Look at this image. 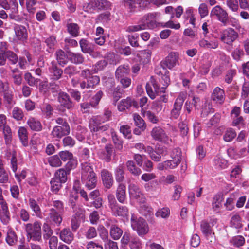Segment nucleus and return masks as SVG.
<instances>
[{
	"label": "nucleus",
	"mask_w": 249,
	"mask_h": 249,
	"mask_svg": "<svg viewBox=\"0 0 249 249\" xmlns=\"http://www.w3.org/2000/svg\"><path fill=\"white\" fill-rule=\"evenodd\" d=\"M12 116L17 121H21L23 118L24 114L21 109L18 107H15L13 109Z\"/></svg>",
	"instance_id": "680f3d73"
},
{
	"label": "nucleus",
	"mask_w": 249,
	"mask_h": 249,
	"mask_svg": "<svg viewBox=\"0 0 249 249\" xmlns=\"http://www.w3.org/2000/svg\"><path fill=\"white\" fill-rule=\"evenodd\" d=\"M0 131L3 132L6 144H10L12 139V131L7 124V117L3 114H0Z\"/></svg>",
	"instance_id": "423d86ee"
},
{
	"label": "nucleus",
	"mask_w": 249,
	"mask_h": 249,
	"mask_svg": "<svg viewBox=\"0 0 249 249\" xmlns=\"http://www.w3.org/2000/svg\"><path fill=\"white\" fill-rule=\"evenodd\" d=\"M210 16L212 18H216L224 26L228 25V13L220 6L216 5L213 7L210 13Z\"/></svg>",
	"instance_id": "0eeeda50"
},
{
	"label": "nucleus",
	"mask_w": 249,
	"mask_h": 249,
	"mask_svg": "<svg viewBox=\"0 0 249 249\" xmlns=\"http://www.w3.org/2000/svg\"><path fill=\"white\" fill-rule=\"evenodd\" d=\"M45 220L52 225L59 226L63 220L62 213L57 212L54 208H51L48 210Z\"/></svg>",
	"instance_id": "6e6552de"
},
{
	"label": "nucleus",
	"mask_w": 249,
	"mask_h": 249,
	"mask_svg": "<svg viewBox=\"0 0 249 249\" xmlns=\"http://www.w3.org/2000/svg\"><path fill=\"white\" fill-rule=\"evenodd\" d=\"M41 226V223L39 221H35L33 224H26L25 231L30 239L38 242L42 240Z\"/></svg>",
	"instance_id": "f257e3e1"
},
{
	"label": "nucleus",
	"mask_w": 249,
	"mask_h": 249,
	"mask_svg": "<svg viewBox=\"0 0 249 249\" xmlns=\"http://www.w3.org/2000/svg\"><path fill=\"white\" fill-rule=\"evenodd\" d=\"M113 149L111 144H107L105 147V150L102 152V158L106 162H109L111 160Z\"/></svg>",
	"instance_id": "a19ab883"
},
{
	"label": "nucleus",
	"mask_w": 249,
	"mask_h": 249,
	"mask_svg": "<svg viewBox=\"0 0 249 249\" xmlns=\"http://www.w3.org/2000/svg\"><path fill=\"white\" fill-rule=\"evenodd\" d=\"M240 108L235 107L231 112V117L232 119V124L233 126L240 127L244 125V120L243 117L240 116Z\"/></svg>",
	"instance_id": "4468645a"
},
{
	"label": "nucleus",
	"mask_w": 249,
	"mask_h": 249,
	"mask_svg": "<svg viewBox=\"0 0 249 249\" xmlns=\"http://www.w3.org/2000/svg\"><path fill=\"white\" fill-rule=\"evenodd\" d=\"M5 57L11 64L15 65L18 62V55L11 51H7L5 53Z\"/></svg>",
	"instance_id": "69168bd1"
},
{
	"label": "nucleus",
	"mask_w": 249,
	"mask_h": 249,
	"mask_svg": "<svg viewBox=\"0 0 249 249\" xmlns=\"http://www.w3.org/2000/svg\"><path fill=\"white\" fill-rule=\"evenodd\" d=\"M18 135L21 142L24 146L28 145V133L24 127H20L18 130Z\"/></svg>",
	"instance_id": "a18cd8bd"
},
{
	"label": "nucleus",
	"mask_w": 249,
	"mask_h": 249,
	"mask_svg": "<svg viewBox=\"0 0 249 249\" xmlns=\"http://www.w3.org/2000/svg\"><path fill=\"white\" fill-rule=\"evenodd\" d=\"M18 241V238L15 232L11 230H9L7 233L6 242L9 246L15 245Z\"/></svg>",
	"instance_id": "09e8293b"
},
{
	"label": "nucleus",
	"mask_w": 249,
	"mask_h": 249,
	"mask_svg": "<svg viewBox=\"0 0 249 249\" xmlns=\"http://www.w3.org/2000/svg\"><path fill=\"white\" fill-rule=\"evenodd\" d=\"M110 133L112 141L118 150H121L123 148V142L122 139L118 136L113 129H110Z\"/></svg>",
	"instance_id": "49530a36"
},
{
	"label": "nucleus",
	"mask_w": 249,
	"mask_h": 249,
	"mask_svg": "<svg viewBox=\"0 0 249 249\" xmlns=\"http://www.w3.org/2000/svg\"><path fill=\"white\" fill-rule=\"evenodd\" d=\"M129 247L130 249H142V245L141 240L137 236L132 237Z\"/></svg>",
	"instance_id": "0e129e2a"
},
{
	"label": "nucleus",
	"mask_w": 249,
	"mask_h": 249,
	"mask_svg": "<svg viewBox=\"0 0 249 249\" xmlns=\"http://www.w3.org/2000/svg\"><path fill=\"white\" fill-rule=\"evenodd\" d=\"M79 44L81 51L84 53H90L92 52L93 49L91 45L87 40L83 38L79 41Z\"/></svg>",
	"instance_id": "603ef678"
},
{
	"label": "nucleus",
	"mask_w": 249,
	"mask_h": 249,
	"mask_svg": "<svg viewBox=\"0 0 249 249\" xmlns=\"http://www.w3.org/2000/svg\"><path fill=\"white\" fill-rule=\"evenodd\" d=\"M62 183H63L58 179L53 178L50 182L51 190L55 193H57L61 188Z\"/></svg>",
	"instance_id": "e2e57ef3"
},
{
	"label": "nucleus",
	"mask_w": 249,
	"mask_h": 249,
	"mask_svg": "<svg viewBox=\"0 0 249 249\" xmlns=\"http://www.w3.org/2000/svg\"><path fill=\"white\" fill-rule=\"evenodd\" d=\"M128 190L130 197L136 200L139 202H144L145 198L139 187L136 184L131 183L129 185Z\"/></svg>",
	"instance_id": "f8f14e48"
},
{
	"label": "nucleus",
	"mask_w": 249,
	"mask_h": 249,
	"mask_svg": "<svg viewBox=\"0 0 249 249\" xmlns=\"http://www.w3.org/2000/svg\"><path fill=\"white\" fill-rule=\"evenodd\" d=\"M132 105H135L134 100L130 97H127L120 102L118 108L120 111H123L126 109H128Z\"/></svg>",
	"instance_id": "58836bf2"
},
{
	"label": "nucleus",
	"mask_w": 249,
	"mask_h": 249,
	"mask_svg": "<svg viewBox=\"0 0 249 249\" xmlns=\"http://www.w3.org/2000/svg\"><path fill=\"white\" fill-rule=\"evenodd\" d=\"M131 225L139 236L144 235L148 232L149 227L146 221L141 217L137 218L134 214L131 215Z\"/></svg>",
	"instance_id": "f03ea898"
},
{
	"label": "nucleus",
	"mask_w": 249,
	"mask_h": 249,
	"mask_svg": "<svg viewBox=\"0 0 249 249\" xmlns=\"http://www.w3.org/2000/svg\"><path fill=\"white\" fill-rule=\"evenodd\" d=\"M135 124L141 129L144 131L146 128V124L143 119L138 114L135 113L133 115Z\"/></svg>",
	"instance_id": "864d4df0"
},
{
	"label": "nucleus",
	"mask_w": 249,
	"mask_h": 249,
	"mask_svg": "<svg viewBox=\"0 0 249 249\" xmlns=\"http://www.w3.org/2000/svg\"><path fill=\"white\" fill-rule=\"evenodd\" d=\"M50 165L53 167H58L62 165V162L58 155L52 156L48 158Z\"/></svg>",
	"instance_id": "3c124183"
},
{
	"label": "nucleus",
	"mask_w": 249,
	"mask_h": 249,
	"mask_svg": "<svg viewBox=\"0 0 249 249\" xmlns=\"http://www.w3.org/2000/svg\"><path fill=\"white\" fill-rule=\"evenodd\" d=\"M220 36L221 41L230 45L238 38V34L233 28H228L221 32Z\"/></svg>",
	"instance_id": "1a4fd4ad"
},
{
	"label": "nucleus",
	"mask_w": 249,
	"mask_h": 249,
	"mask_svg": "<svg viewBox=\"0 0 249 249\" xmlns=\"http://www.w3.org/2000/svg\"><path fill=\"white\" fill-rule=\"evenodd\" d=\"M70 174L66 169L60 168L56 171L54 174V177L63 183L67 180V176Z\"/></svg>",
	"instance_id": "37998d69"
},
{
	"label": "nucleus",
	"mask_w": 249,
	"mask_h": 249,
	"mask_svg": "<svg viewBox=\"0 0 249 249\" xmlns=\"http://www.w3.org/2000/svg\"><path fill=\"white\" fill-rule=\"evenodd\" d=\"M3 102L4 107L8 110H10L16 104V100L14 92L11 90L2 94Z\"/></svg>",
	"instance_id": "2eb2a0df"
},
{
	"label": "nucleus",
	"mask_w": 249,
	"mask_h": 249,
	"mask_svg": "<svg viewBox=\"0 0 249 249\" xmlns=\"http://www.w3.org/2000/svg\"><path fill=\"white\" fill-rule=\"evenodd\" d=\"M8 8L6 10L9 11V18L11 19L17 20L18 18V4L16 0H10L8 4Z\"/></svg>",
	"instance_id": "5701e85b"
},
{
	"label": "nucleus",
	"mask_w": 249,
	"mask_h": 249,
	"mask_svg": "<svg viewBox=\"0 0 249 249\" xmlns=\"http://www.w3.org/2000/svg\"><path fill=\"white\" fill-rule=\"evenodd\" d=\"M103 123L99 116H96L90 119L89 121V128L91 132H98V128Z\"/></svg>",
	"instance_id": "c756f323"
},
{
	"label": "nucleus",
	"mask_w": 249,
	"mask_h": 249,
	"mask_svg": "<svg viewBox=\"0 0 249 249\" xmlns=\"http://www.w3.org/2000/svg\"><path fill=\"white\" fill-rule=\"evenodd\" d=\"M223 197L220 194H216L213 197L212 201V210L213 212L217 213L220 212L222 208V202Z\"/></svg>",
	"instance_id": "aec40b11"
},
{
	"label": "nucleus",
	"mask_w": 249,
	"mask_h": 249,
	"mask_svg": "<svg viewBox=\"0 0 249 249\" xmlns=\"http://www.w3.org/2000/svg\"><path fill=\"white\" fill-rule=\"evenodd\" d=\"M75 214L72 215L71 219V228L74 231H76L79 227L80 223L85 218V210L84 209H80L78 212H74Z\"/></svg>",
	"instance_id": "ddd939ff"
},
{
	"label": "nucleus",
	"mask_w": 249,
	"mask_h": 249,
	"mask_svg": "<svg viewBox=\"0 0 249 249\" xmlns=\"http://www.w3.org/2000/svg\"><path fill=\"white\" fill-rule=\"evenodd\" d=\"M151 136L154 140L165 144H168L172 141L165 130L159 126L155 127L152 129L151 131Z\"/></svg>",
	"instance_id": "39448f33"
},
{
	"label": "nucleus",
	"mask_w": 249,
	"mask_h": 249,
	"mask_svg": "<svg viewBox=\"0 0 249 249\" xmlns=\"http://www.w3.org/2000/svg\"><path fill=\"white\" fill-rule=\"evenodd\" d=\"M49 71L52 78L55 80L59 79L63 73V70L59 68L55 61H52L49 67Z\"/></svg>",
	"instance_id": "a211bd4d"
},
{
	"label": "nucleus",
	"mask_w": 249,
	"mask_h": 249,
	"mask_svg": "<svg viewBox=\"0 0 249 249\" xmlns=\"http://www.w3.org/2000/svg\"><path fill=\"white\" fill-rule=\"evenodd\" d=\"M58 100L61 106L66 108L70 109L73 107L72 103L70 100L69 96L65 92H59Z\"/></svg>",
	"instance_id": "b1692460"
},
{
	"label": "nucleus",
	"mask_w": 249,
	"mask_h": 249,
	"mask_svg": "<svg viewBox=\"0 0 249 249\" xmlns=\"http://www.w3.org/2000/svg\"><path fill=\"white\" fill-rule=\"evenodd\" d=\"M230 226L235 229H240L242 227L241 218L239 214H234L231 217Z\"/></svg>",
	"instance_id": "5fc2aeb1"
},
{
	"label": "nucleus",
	"mask_w": 249,
	"mask_h": 249,
	"mask_svg": "<svg viewBox=\"0 0 249 249\" xmlns=\"http://www.w3.org/2000/svg\"><path fill=\"white\" fill-rule=\"evenodd\" d=\"M187 93L180 92L175 101L173 108L170 112L171 118L178 119L180 114L183 104L186 98Z\"/></svg>",
	"instance_id": "7ed1b4c3"
},
{
	"label": "nucleus",
	"mask_w": 249,
	"mask_h": 249,
	"mask_svg": "<svg viewBox=\"0 0 249 249\" xmlns=\"http://www.w3.org/2000/svg\"><path fill=\"white\" fill-rule=\"evenodd\" d=\"M145 152H146L150 158L156 162H159L161 160V156L158 152L154 150L153 148L150 146H147L145 149Z\"/></svg>",
	"instance_id": "c03bdc74"
},
{
	"label": "nucleus",
	"mask_w": 249,
	"mask_h": 249,
	"mask_svg": "<svg viewBox=\"0 0 249 249\" xmlns=\"http://www.w3.org/2000/svg\"><path fill=\"white\" fill-rule=\"evenodd\" d=\"M231 242L235 247H240L243 246L245 243V238L241 235H238L233 237L231 240Z\"/></svg>",
	"instance_id": "774afa93"
},
{
	"label": "nucleus",
	"mask_w": 249,
	"mask_h": 249,
	"mask_svg": "<svg viewBox=\"0 0 249 249\" xmlns=\"http://www.w3.org/2000/svg\"><path fill=\"white\" fill-rule=\"evenodd\" d=\"M43 236L45 240L50 238L53 233V231L48 223H44L43 225Z\"/></svg>",
	"instance_id": "bf43d9fd"
},
{
	"label": "nucleus",
	"mask_w": 249,
	"mask_h": 249,
	"mask_svg": "<svg viewBox=\"0 0 249 249\" xmlns=\"http://www.w3.org/2000/svg\"><path fill=\"white\" fill-rule=\"evenodd\" d=\"M211 98L217 103L222 104L225 100L224 90L218 87L215 88L212 93Z\"/></svg>",
	"instance_id": "412c9836"
},
{
	"label": "nucleus",
	"mask_w": 249,
	"mask_h": 249,
	"mask_svg": "<svg viewBox=\"0 0 249 249\" xmlns=\"http://www.w3.org/2000/svg\"><path fill=\"white\" fill-rule=\"evenodd\" d=\"M130 72L129 67L128 65H123L120 66L116 70L115 76L117 79L126 77Z\"/></svg>",
	"instance_id": "c9c22d12"
},
{
	"label": "nucleus",
	"mask_w": 249,
	"mask_h": 249,
	"mask_svg": "<svg viewBox=\"0 0 249 249\" xmlns=\"http://www.w3.org/2000/svg\"><path fill=\"white\" fill-rule=\"evenodd\" d=\"M76 193L71 195L70 197L69 203L70 207L72 209L73 212H78L80 209H83L81 206H77L76 202L78 199Z\"/></svg>",
	"instance_id": "4d7b16f0"
},
{
	"label": "nucleus",
	"mask_w": 249,
	"mask_h": 249,
	"mask_svg": "<svg viewBox=\"0 0 249 249\" xmlns=\"http://www.w3.org/2000/svg\"><path fill=\"white\" fill-rule=\"evenodd\" d=\"M98 10H107L110 9L111 7V3L107 0H96Z\"/></svg>",
	"instance_id": "13d9d810"
},
{
	"label": "nucleus",
	"mask_w": 249,
	"mask_h": 249,
	"mask_svg": "<svg viewBox=\"0 0 249 249\" xmlns=\"http://www.w3.org/2000/svg\"><path fill=\"white\" fill-rule=\"evenodd\" d=\"M123 230L115 225H112L110 230V235L114 240H118L122 236Z\"/></svg>",
	"instance_id": "de8ad7c7"
},
{
	"label": "nucleus",
	"mask_w": 249,
	"mask_h": 249,
	"mask_svg": "<svg viewBox=\"0 0 249 249\" xmlns=\"http://www.w3.org/2000/svg\"><path fill=\"white\" fill-rule=\"evenodd\" d=\"M111 210L116 215L123 217H127L128 216V209L125 206H121L117 204L115 207H113Z\"/></svg>",
	"instance_id": "72a5a7b5"
},
{
	"label": "nucleus",
	"mask_w": 249,
	"mask_h": 249,
	"mask_svg": "<svg viewBox=\"0 0 249 249\" xmlns=\"http://www.w3.org/2000/svg\"><path fill=\"white\" fill-rule=\"evenodd\" d=\"M161 83H162L163 86L161 88L160 87V86L158 83L156 82L155 80L151 77V84L153 85L155 92L157 94H159V93H165V89L167 86L170 84V77L169 75V71H168L166 73L164 74L162 76H161V79L160 80Z\"/></svg>",
	"instance_id": "9d476101"
},
{
	"label": "nucleus",
	"mask_w": 249,
	"mask_h": 249,
	"mask_svg": "<svg viewBox=\"0 0 249 249\" xmlns=\"http://www.w3.org/2000/svg\"><path fill=\"white\" fill-rule=\"evenodd\" d=\"M30 129L35 131H40L42 129V126L40 121L34 117H30L27 122Z\"/></svg>",
	"instance_id": "f704fd0d"
},
{
	"label": "nucleus",
	"mask_w": 249,
	"mask_h": 249,
	"mask_svg": "<svg viewBox=\"0 0 249 249\" xmlns=\"http://www.w3.org/2000/svg\"><path fill=\"white\" fill-rule=\"evenodd\" d=\"M60 239L67 244H70L73 240L74 235L69 228H64L59 233Z\"/></svg>",
	"instance_id": "a878e982"
},
{
	"label": "nucleus",
	"mask_w": 249,
	"mask_h": 249,
	"mask_svg": "<svg viewBox=\"0 0 249 249\" xmlns=\"http://www.w3.org/2000/svg\"><path fill=\"white\" fill-rule=\"evenodd\" d=\"M101 177L104 186L107 189H110L114 182L111 173L107 169H103L101 171Z\"/></svg>",
	"instance_id": "dca6fc26"
},
{
	"label": "nucleus",
	"mask_w": 249,
	"mask_h": 249,
	"mask_svg": "<svg viewBox=\"0 0 249 249\" xmlns=\"http://www.w3.org/2000/svg\"><path fill=\"white\" fill-rule=\"evenodd\" d=\"M139 55L141 60L143 63H147L150 60L151 52L149 50H144L141 51Z\"/></svg>",
	"instance_id": "338daca9"
},
{
	"label": "nucleus",
	"mask_w": 249,
	"mask_h": 249,
	"mask_svg": "<svg viewBox=\"0 0 249 249\" xmlns=\"http://www.w3.org/2000/svg\"><path fill=\"white\" fill-rule=\"evenodd\" d=\"M37 5V0H26V7L27 11L31 14H34L36 9V6Z\"/></svg>",
	"instance_id": "052dcab7"
},
{
	"label": "nucleus",
	"mask_w": 249,
	"mask_h": 249,
	"mask_svg": "<svg viewBox=\"0 0 249 249\" xmlns=\"http://www.w3.org/2000/svg\"><path fill=\"white\" fill-rule=\"evenodd\" d=\"M28 204L35 215L39 218L42 219L44 217L43 214L37 202L35 199L30 198L29 199Z\"/></svg>",
	"instance_id": "393cba45"
},
{
	"label": "nucleus",
	"mask_w": 249,
	"mask_h": 249,
	"mask_svg": "<svg viewBox=\"0 0 249 249\" xmlns=\"http://www.w3.org/2000/svg\"><path fill=\"white\" fill-rule=\"evenodd\" d=\"M116 196L120 203H125L126 197V187L124 184L119 183L116 189Z\"/></svg>",
	"instance_id": "bb28decb"
},
{
	"label": "nucleus",
	"mask_w": 249,
	"mask_h": 249,
	"mask_svg": "<svg viewBox=\"0 0 249 249\" xmlns=\"http://www.w3.org/2000/svg\"><path fill=\"white\" fill-rule=\"evenodd\" d=\"M198 45L200 47L205 49H215L218 47L219 43L217 40H213L209 41L203 38L198 41Z\"/></svg>",
	"instance_id": "c85d7f7f"
},
{
	"label": "nucleus",
	"mask_w": 249,
	"mask_h": 249,
	"mask_svg": "<svg viewBox=\"0 0 249 249\" xmlns=\"http://www.w3.org/2000/svg\"><path fill=\"white\" fill-rule=\"evenodd\" d=\"M69 60L75 64H82L84 61L83 55L80 53L70 52L68 55Z\"/></svg>",
	"instance_id": "4c0bfd02"
},
{
	"label": "nucleus",
	"mask_w": 249,
	"mask_h": 249,
	"mask_svg": "<svg viewBox=\"0 0 249 249\" xmlns=\"http://www.w3.org/2000/svg\"><path fill=\"white\" fill-rule=\"evenodd\" d=\"M15 36L14 40L16 42H24L28 37V32L26 28L20 24H15L13 28Z\"/></svg>",
	"instance_id": "9b49d317"
},
{
	"label": "nucleus",
	"mask_w": 249,
	"mask_h": 249,
	"mask_svg": "<svg viewBox=\"0 0 249 249\" xmlns=\"http://www.w3.org/2000/svg\"><path fill=\"white\" fill-rule=\"evenodd\" d=\"M71 20L67 21V28L68 33L73 37H77L80 33V28L77 24L71 22Z\"/></svg>",
	"instance_id": "2f4dec72"
},
{
	"label": "nucleus",
	"mask_w": 249,
	"mask_h": 249,
	"mask_svg": "<svg viewBox=\"0 0 249 249\" xmlns=\"http://www.w3.org/2000/svg\"><path fill=\"white\" fill-rule=\"evenodd\" d=\"M236 135L235 130L231 128H229L225 131L223 139L226 142H231L236 137Z\"/></svg>",
	"instance_id": "6e6d98bb"
},
{
	"label": "nucleus",
	"mask_w": 249,
	"mask_h": 249,
	"mask_svg": "<svg viewBox=\"0 0 249 249\" xmlns=\"http://www.w3.org/2000/svg\"><path fill=\"white\" fill-rule=\"evenodd\" d=\"M176 54L175 53H169L166 57L165 60L161 62L162 64L169 69H171L174 67L178 62V57Z\"/></svg>",
	"instance_id": "cd10ccee"
},
{
	"label": "nucleus",
	"mask_w": 249,
	"mask_h": 249,
	"mask_svg": "<svg viewBox=\"0 0 249 249\" xmlns=\"http://www.w3.org/2000/svg\"><path fill=\"white\" fill-rule=\"evenodd\" d=\"M114 174L116 181L122 183L124 178L125 172L124 166L122 164L118 166L115 169Z\"/></svg>",
	"instance_id": "e433bc0d"
},
{
	"label": "nucleus",
	"mask_w": 249,
	"mask_h": 249,
	"mask_svg": "<svg viewBox=\"0 0 249 249\" xmlns=\"http://www.w3.org/2000/svg\"><path fill=\"white\" fill-rule=\"evenodd\" d=\"M70 128L55 126L53 128L51 132V135L53 138L60 139L64 136L68 135L70 133Z\"/></svg>",
	"instance_id": "f3484780"
},
{
	"label": "nucleus",
	"mask_w": 249,
	"mask_h": 249,
	"mask_svg": "<svg viewBox=\"0 0 249 249\" xmlns=\"http://www.w3.org/2000/svg\"><path fill=\"white\" fill-rule=\"evenodd\" d=\"M44 42L47 47V51L49 53H53L55 49V46L57 43L56 37L52 35L44 37Z\"/></svg>",
	"instance_id": "7c9ffc66"
},
{
	"label": "nucleus",
	"mask_w": 249,
	"mask_h": 249,
	"mask_svg": "<svg viewBox=\"0 0 249 249\" xmlns=\"http://www.w3.org/2000/svg\"><path fill=\"white\" fill-rule=\"evenodd\" d=\"M55 56L58 63L60 66L63 67L68 63L69 57L62 50L59 49L57 50L55 53Z\"/></svg>",
	"instance_id": "473e14b6"
},
{
	"label": "nucleus",
	"mask_w": 249,
	"mask_h": 249,
	"mask_svg": "<svg viewBox=\"0 0 249 249\" xmlns=\"http://www.w3.org/2000/svg\"><path fill=\"white\" fill-rule=\"evenodd\" d=\"M156 16V13H148L144 15L139 20V23L143 26V30L146 29H153L160 26L155 20Z\"/></svg>",
	"instance_id": "20e7f679"
},
{
	"label": "nucleus",
	"mask_w": 249,
	"mask_h": 249,
	"mask_svg": "<svg viewBox=\"0 0 249 249\" xmlns=\"http://www.w3.org/2000/svg\"><path fill=\"white\" fill-rule=\"evenodd\" d=\"M127 170L133 175L139 176L141 174L142 171L140 168L137 167L134 162L132 160H128L126 163Z\"/></svg>",
	"instance_id": "8fccbe9b"
},
{
	"label": "nucleus",
	"mask_w": 249,
	"mask_h": 249,
	"mask_svg": "<svg viewBox=\"0 0 249 249\" xmlns=\"http://www.w3.org/2000/svg\"><path fill=\"white\" fill-rule=\"evenodd\" d=\"M99 82V77L96 75H91L80 83V87L82 89L93 88Z\"/></svg>",
	"instance_id": "6ab92c4d"
},
{
	"label": "nucleus",
	"mask_w": 249,
	"mask_h": 249,
	"mask_svg": "<svg viewBox=\"0 0 249 249\" xmlns=\"http://www.w3.org/2000/svg\"><path fill=\"white\" fill-rule=\"evenodd\" d=\"M81 180L86 187L91 190L95 187L97 178L95 173L82 178Z\"/></svg>",
	"instance_id": "4be33fe9"
},
{
	"label": "nucleus",
	"mask_w": 249,
	"mask_h": 249,
	"mask_svg": "<svg viewBox=\"0 0 249 249\" xmlns=\"http://www.w3.org/2000/svg\"><path fill=\"white\" fill-rule=\"evenodd\" d=\"M81 178L85 176L95 174L90 164L87 161L81 164Z\"/></svg>",
	"instance_id": "79ce46f5"
},
{
	"label": "nucleus",
	"mask_w": 249,
	"mask_h": 249,
	"mask_svg": "<svg viewBox=\"0 0 249 249\" xmlns=\"http://www.w3.org/2000/svg\"><path fill=\"white\" fill-rule=\"evenodd\" d=\"M96 0H91L84 4L83 9L84 11L89 13H93L96 10H98Z\"/></svg>",
	"instance_id": "ea45409f"
}]
</instances>
